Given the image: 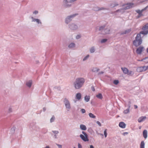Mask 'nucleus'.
Returning a JSON list of instances; mask_svg holds the SVG:
<instances>
[{
    "instance_id": "1",
    "label": "nucleus",
    "mask_w": 148,
    "mask_h": 148,
    "mask_svg": "<svg viewBox=\"0 0 148 148\" xmlns=\"http://www.w3.org/2000/svg\"><path fill=\"white\" fill-rule=\"evenodd\" d=\"M143 31H141L140 34H137L136 39L133 42L134 45L138 46L140 45L142 42L140 34H146L148 33V24L145 25L143 28Z\"/></svg>"
},
{
    "instance_id": "2",
    "label": "nucleus",
    "mask_w": 148,
    "mask_h": 148,
    "mask_svg": "<svg viewBox=\"0 0 148 148\" xmlns=\"http://www.w3.org/2000/svg\"><path fill=\"white\" fill-rule=\"evenodd\" d=\"M85 82V80L83 78H77L74 83V86L76 89H79L82 86Z\"/></svg>"
},
{
    "instance_id": "3",
    "label": "nucleus",
    "mask_w": 148,
    "mask_h": 148,
    "mask_svg": "<svg viewBox=\"0 0 148 148\" xmlns=\"http://www.w3.org/2000/svg\"><path fill=\"white\" fill-rule=\"evenodd\" d=\"M82 133L84 135L80 134V136L81 139L84 141H88L89 140L88 138V135L87 134L84 132H82Z\"/></svg>"
},
{
    "instance_id": "4",
    "label": "nucleus",
    "mask_w": 148,
    "mask_h": 148,
    "mask_svg": "<svg viewBox=\"0 0 148 148\" xmlns=\"http://www.w3.org/2000/svg\"><path fill=\"white\" fill-rule=\"evenodd\" d=\"M148 69V66L139 67L137 68V71L138 72H142Z\"/></svg>"
},
{
    "instance_id": "5",
    "label": "nucleus",
    "mask_w": 148,
    "mask_h": 148,
    "mask_svg": "<svg viewBox=\"0 0 148 148\" xmlns=\"http://www.w3.org/2000/svg\"><path fill=\"white\" fill-rule=\"evenodd\" d=\"M121 69L123 73L125 74H127L128 75H131L132 73V71H129L128 69L126 68H121Z\"/></svg>"
},
{
    "instance_id": "6",
    "label": "nucleus",
    "mask_w": 148,
    "mask_h": 148,
    "mask_svg": "<svg viewBox=\"0 0 148 148\" xmlns=\"http://www.w3.org/2000/svg\"><path fill=\"white\" fill-rule=\"evenodd\" d=\"M64 102L66 108L69 109H70L71 108L70 105L69 101L67 99H65Z\"/></svg>"
},
{
    "instance_id": "7",
    "label": "nucleus",
    "mask_w": 148,
    "mask_h": 148,
    "mask_svg": "<svg viewBox=\"0 0 148 148\" xmlns=\"http://www.w3.org/2000/svg\"><path fill=\"white\" fill-rule=\"evenodd\" d=\"M133 4L132 3H129L124 6L125 7L124 9L125 10L130 9L133 6Z\"/></svg>"
},
{
    "instance_id": "8",
    "label": "nucleus",
    "mask_w": 148,
    "mask_h": 148,
    "mask_svg": "<svg viewBox=\"0 0 148 148\" xmlns=\"http://www.w3.org/2000/svg\"><path fill=\"white\" fill-rule=\"evenodd\" d=\"M76 0H66L64 1V3L66 4V6L68 7L71 5L68 4V3H71L75 1Z\"/></svg>"
},
{
    "instance_id": "9",
    "label": "nucleus",
    "mask_w": 148,
    "mask_h": 148,
    "mask_svg": "<svg viewBox=\"0 0 148 148\" xmlns=\"http://www.w3.org/2000/svg\"><path fill=\"white\" fill-rule=\"evenodd\" d=\"M144 47H140L136 50V52L138 54H140L143 51Z\"/></svg>"
},
{
    "instance_id": "10",
    "label": "nucleus",
    "mask_w": 148,
    "mask_h": 148,
    "mask_svg": "<svg viewBox=\"0 0 148 148\" xmlns=\"http://www.w3.org/2000/svg\"><path fill=\"white\" fill-rule=\"evenodd\" d=\"M76 14H74V15H72L71 16H68L66 18V22L67 23H68V22H69V21H70L71 20V18H72V17H74V16H76Z\"/></svg>"
},
{
    "instance_id": "11",
    "label": "nucleus",
    "mask_w": 148,
    "mask_h": 148,
    "mask_svg": "<svg viewBox=\"0 0 148 148\" xmlns=\"http://www.w3.org/2000/svg\"><path fill=\"white\" fill-rule=\"evenodd\" d=\"M119 126L122 128H124L125 127L126 125L124 122H122L119 123Z\"/></svg>"
},
{
    "instance_id": "12",
    "label": "nucleus",
    "mask_w": 148,
    "mask_h": 148,
    "mask_svg": "<svg viewBox=\"0 0 148 148\" xmlns=\"http://www.w3.org/2000/svg\"><path fill=\"white\" fill-rule=\"evenodd\" d=\"M147 132L146 130H144L143 132V135L145 139L147 137Z\"/></svg>"
},
{
    "instance_id": "13",
    "label": "nucleus",
    "mask_w": 148,
    "mask_h": 148,
    "mask_svg": "<svg viewBox=\"0 0 148 148\" xmlns=\"http://www.w3.org/2000/svg\"><path fill=\"white\" fill-rule=\"evenodd\" d=\"M82 95L80 93H77L76 95V98L78 100L80 99L81 98Z\"/></svg>"
},
{
    "instance_id": "14",
    "label": "nucleus",
    "mask_w": 148,
    "mask_h": 148,
    "mask_svg": "<svg viewBox=\"0 0 148 148\" xmlns=\"http://www.w3.org/2000/svg\"><path fill=\"white\" fill-rule=\"evenodd\" d=\"M146 116H142L140 118H139L138 119V121L140 123L143 120H145L146 119Z\"/></svg>"
},
{
    "instance_id": "15",
    "label": "nucleus",
    "mask_w": 148,
    "mask_h": 148,
    "mask_svg": "<svg viewBox=\"0 0 148 148\" xmlns=\"http://www.w3.org/2000/svg\"><path fill=\"white\" fill-rule=\"evenodd\" d=\"M80 127V128L82 130H86V126L84 125H81Z\"/></svg>"
},
{
    "instance_id": "16",
    "label": "nucleus",
    "mask_w": 148,
    "mask_h": 148,
    "mask_svg": "<svg viewBox=\"0 0 148 148\" xmlns=\"http://www.w3.org/2000/svg\"><path fill=\"white\" fill-rule=\"evenodd\" d=\"M145 10H146V8L145 9L142 10H136V12L139 14V15L140 16L141 15V14L142 12Z\"/></svg>"
},
{
    "instance_id": "17",
    "label": "nucleus",
    "mask_w": 148,
    "mask_h": 148,
    "mask_svg": "<svg viewBox=\"0 0 148 148\" xmlns=\"http://www.w3.org/2000/svg\"><path fill=\"white\" fill-rule=\"evenodd\" d=\"M130 106H129L128 108L125 110L123 111V113L124 114H127L130 112Z\"/></svg>"
},
{
    "instance_id": "18",
    "label": "nucleus",
    "mask_w": 148,
    "mask_h": 148,
    "mask_svg": "<svg viewBox=\"0 0 148 148\" xmlns=\"http://www.w3.org/2000/svg\"><path fill=\"white\" fill-rule=\"evenodd\" d=\"M145 143L143 141H142L141 142L140 144V148H145Z\"/></svg>"
},
{
    "instance_id": "19",
    "label": "nucleus",
    "mask_w": 148,
    "mask_h": 148,
    "mask_svg": "<svg viewBox=\"0 0 148 148\" xmlns=\"http://www.w3.org/2000/svg\"><path fill=\"white\" fill-rule=\"evenodd\" d=\"M32 82L30 80L28 82L26 83V85L29 87H30L32 85Z\"/></svg>"
},
{
    "instance_id": "20",
    "label": "nucleus",
    "mask_w": 148,
    "mask_h": 148,
    "mask_svg": "<svg viewBox=\"0 0 148 148\" xmlns=\"http://www.w3.org/2000/svg\"><path fill=\"white\" fill-rule=\"evenodd\" d=\"M90 97L89 96L86 95L84 97V99L86 102H88L89 101Z\"/></svg>"
},
{
    "instance_id": "21",
    "label": "nucleus",
    "mask_w": 148,
    "mask_h": 148,
    "mask_svg": "<svg viewBox=\"0 0 148 148\" xmlns=\"http://www.w3.org/2000/svg\"><path fill=\"white\" fill-rule=\"evenodd\" d=\"M32 18H33V21H36V22L38 23H41V22L40 21L39 19H38L33 18V17H32Z\"/></svg>"
},
{
    "instance_id": "22",
    "label": "nucleus",
    "mask_w": 148,
    "mask_h": 148,
    "mask_svg": "<svg viewBox=\"0 0 148 148\" xmlns=\"http://www.w3.org/2000/svg\"><path fill=\"white\" fill-rule=\"evenodd\" d=\"M71 29L74 30L77 28V27L76 25H73L70 27Z\"/></svg>"
},
{
    "instance_id": "23",
    "label": "nucleus",
    "mask_w": 148,
    "mask_h": 148,
    "mask_svg": "<svg viewBox=\"0 0 148 148\" xmlns=\"http://www.w3.org/2000/svg\"><path fill=\"white\" fill-rule=\"evenodd\" d=\"M96 97L100 99H102L103 98L102 95L101 93H99L98 95H97Z\"/></svg>"
},
{
    "instance_id": "24",
    "label": "nucleus",
    "mask_w": 148,
    "mask_h": 148,
    "mask_svg": "<svg viewBox=\"0 0 148 148\" xmlns=\"http://www.w3.org/2000/svg\"><path fill=\"white\" fill-rule=\"evenodd\" d=\"M89 115L90 117V118H95L96 117V116L91 113H89Z\"/></svg>"
},
{
    "instance_id": "25",
    "label": "nucleus",
    "mask_w": 148,
    "mask_h": 148,
    "mask_svg": "<svg viewBox=\"0 0 148 148\" xmlns=\"http://www.w3.org/2000/svg\"><path fill=\"white\" fill-rule=\"evenodd\" d=\"M99 70V69L96 67L93 68L92 69V71L94 72H97Z\"/></svg>"
},
{
    "instance_id": "26",
    "label": "nucleus",
    "mask_w": 148,
    "mask_h": 148,
    "mask_svg": "<svg viewBox=\"0 0 148 148\" xmlns=\"http://www.w3.org/2000/svg\"><path fill=\"white\" fill-rule=\"evenodd\" d=\"M75 46V44L72 43L70 44L69 46V47L70 48H72L74 47Z\"/></svg>"
},
{
    "instance_id": "27",
    "label": "nucleus",
    "mask_w": 148,
    "mask_h": 148,
    "mask_svg": "<svg viewBox=\"0 0 148 148\" xmlns=\"http://www.w3.org/2000/svg\"><path fill=\"white\" fill-rule=\"evenodd\" d=\"M148 60V58H146L143 59L141 60H140V61H144V62L147 63L148 62V60Z\"/></svg>"
},
{
    "instance_id": "28",
    "label": "nucleus",
    "mask_w": 148,
    "mask_h": 148,
    "mask_svg": "<svg viewBox=\"0 0 148 148\" xmlns=\"http://www.w3.org/2000/svg\"><path fill=\"white\" fill-rule=\"evenodd\" d=\"M104 136L105 138H106L107 137V129H105L104 132Z\"/></svg>"
},
{
    "instance_id": "29",
    "label": "nucleus",
    "mask_w": 148,
    "mask_h": 148,
    "mask_svg": "<svg viewBox=\"0 0 148 148\" xmlns=\"http://www.w3.org/2000/svg\"><path fill=\"white\" fill-rule=\"evenodd\" d=\"M95 51V49L93 47H92L90 50V51L91 53H92L94 52Z\"/></svg>"
},
{
    "instance_id": "30",
    "label": "nucleus",
    "mask_w": 148,
    "mask_h": 148,
    "mask_svg": "<svg viewBox=\"0 0 148 148\" xmlns=\"http://www.w3.org/2000/svg\"><path fill=\"white\" fill-rule=\"evenodd\" d=\"M119 83V81L118 80H114L113 82V83L116 85H117Z\"/></svg>"
},
{
    "instance_id": "31",
    "label": "nucleus",
    "mask_w": 148,
    "mask_h": 148,
    "mask_svg": "<svg viewBox=\"0 0 148 148\" xmlns=\"http://www.w3.org/2000/svg\"><path fill=\"white\" fill-rule=\"evenodd\" d=\"M107 39H103L101 40V43L105 42H106L107 41Z\"/></svg>"
},
{
    "instance_id": "32",
    "label": "nucleus",
    "mask_w": 148,
    "mask_h": 148,
    "mask_svg": "<svg viewBox=\"0 0 148 148\" xmlns=\"http://www.w3.org/2000/svg\"><path fill=\"white\" fill-rule=\"evenodd\" d=\"M55 117L53 116L50 119V122H53L54 120Z\"/></svg>"
},
{
    "instance_id": "33",
    "label": "nucleus",
    "mask_w": 148,
    "mask_h": 148,
    "mask_svg": "<svg viewBox=\"0 0 148 148\" xmlns=\"http://www.w3.org/2000/svg\"><path fill=\"white\" fill-rule=\"evenodd\" d=\"M89 57V55H88L86 56L83 59V61L87 59V58H88Z\"/></svg>"
},
{
    "instance_id": "34",
    "label": "nucleus",
    "mask_w": 148,
    "mask_h": 148,
    "mask_svg": "<svg viewBox=\"0 0 148 148\" xmlns=\"http://www.w3.org/2000/svg\"><path fill=\"white\" fill-rule=\"evenodd\" d=\"M81 110L82 113H85L86 112V111L84 109H82Z\"/></svg>"
},
{
    "instance_id": "35",
    "label": "nucleus",
    "mask_w": 148,
    "mask_h": 148,
    "mask_svg": "<svg viewBox=\"0 0 148 148\" xmlns=\"http://www.w3.org/2000/svg\"><path fill=\"white\" fill-rule=\"evenodd\" d=\"M104 32H105L106 34H108L109 33L110 30H104Z\"/></svg>"
},
{
    "instance_id": "36",
    "label": "nucleus",
    "mask_w": 148,
    "mask_h": 148,
    "mask_svg": "<svg viewBox=\"0 0 148 148\" xmlns=\"http://www.w3.org/2000/svg\"><path fill=\"white\" fill-rule=\"evenodd\" d=\"M96 123L100 126H101V124L99 121H97Z\"/></svg>"
},
{
    "instance_id": "37",
    "label": "nucleus",
    "mask_w": 148,
    "mask_h": 148,
    "mask_svg": "<svg viewBox=\"0 0 148 148\" xmlns=\"http://www.w3.org/2000/svg\"><path fill=\"white\" fill-rule=\"evenodd\" d=\"M53 132L56 134H57L58 133V131H53Z\"/></svg>"
},
{
    "instance_id": "38",
    "label": "nucleus",
    "mask_w": 148,
    "mask_h": 148,
    "mask_svg": "<svg viewBox=\"0 0 148 148\" xmlns=\"http://www.w3.org/2000/svg\"><path fill=\"white\" fill-rule=\"evenodd\" d=\"M80 37V35H78L76 36V38L78 39Z\"/></svg>"
},
{
    "instance_id": "39",
    "label": "nucleus",
    "mask_w": 148,
    "mask_h": 148,
    "mask_svg": "<svg viewBox=\"0 0 148 148\" xmlns=\"http://www.w3.org/2000/svg\"><path fill=\"white\" fill-rule=\"evenodd\" d=\"M91 89L93 91H95V88L94 87L92 86L91 87Z\"/></svg>"
},
{
    "instance_id": "40",
    "label": "nucleus",
    "mask_w": 148,
    "mask_h": 148,
    "mask_svg": "<svg viewBox=\"0 0 148 148\" xmlns=\"http://www.w3.org/2000/svg\"><path fill=\"white\" fill-rule=\"evenodd\" d=\"M12 111V109L11 108H9V112H11Z\"/></svg>"
},
{
    "instance_id": "41",
    "label": "nucleus",
    "mask_w": 148,
    "mask_h": 148,
    "mask_svg": "<svg viewBox=\"0 0 148 148\" xmlns=\"http://www.w3.org/2000/svg\"><path fill=\"white\" fill-rule=\"evenodd\" d=\"M78 148H82V146L79 143L78 144Z\"/></svg>"
},
{
    "instance_id": "42",
    "label": "nucleus",
    "mask_w": 148,
    "mask_h": 148,
    "mask_svg": "<svg viewBox=\"0 0 148 148\" xmlns=\"http://www.w3.org/2000/svg\"><path fill=\"white\" fill-rule=\"evenodd\" d=\"M104 28V27H102V26L100 27L99 29V30H102V29L103 28Z\"/></svg>"
},
{
    "instance_id": "43",
    "label": "nucleus",
    "mask_w": 148,
    "mask_h": 148,
    "mask_svg": "<svg viewBox=\"0 0 148 148\" xmlns=\"http://www.w3.org/2000/svg\"><path fill=\"white\" fill-rule=\"evenodd\" d=\"M38 11H35L33 13L36 14H37L38 13Z\"/></svg>"
},
{
    "instance_id": "44",
    "label": "nucleus",
    "mask_w": 148,
    "mask_h": 148,
    "mask_svg": "<svg viewBox=\"0 0 148 148\" xmlns=\"http://www.w3.org/2000/svg\"><path fill=\"white\" fill-rule=\"evenodd\" d=\"M59 148H62V146L59 145H57Z\"/></svg>"
},
{
    "instance_id": "45",
    "label": "nucleus",
    "mask_w": 148,
    "mask_h": 148,
    "mask_svg": "<svg viewBox=\"0 0 148 148\" xmlns=\"http://www.w3.org/2000/svg\"><path fill=\"white\" fill-rule=\"evenodd\" d=\"M105 9L104 8H101V9H99L98 10H104Z\"/></svg>"
},
{
    "instance_id": "46",
    "label": "nucleus",
    "mask_w": 148,
    "mask_h": 148,
    "mask_svg": "<svg viewBox=\"0 0 148 148\" xmlns=\"http://www.w3.org/2000/svg\"><path fill=\"white\" fill-rule=\"evenodd\" d=\"M90 148H94L93 145H90Z\"/></svg>"
},
{
    "instance_id": "47",
    "label": "nucleus",
    "mask_w": 148,
    "mask_h": 148,
    "mask_svg": "<svg viewBox=\"0 0 148 148\" xmlns=\"http://www.w3.org/2000/svg\"><path fill=\"white\" fill-rule=\"evenodd\" d=\"M135 108L136 109L137 108V106L136 105H134Z\"/></svg>"
},
{
    "instance_id": "48",
    "label": "nucleus",
    "mask_w": 148,
    "mask_h": 148,
    "mask_svg": "<svg viewBox=\"0 0 148 148\" xmlns=\"http://www.w3.org/2000/svg\"><path fill=\"white\" fill-rule=\"evenodd\" d=\"M45 148H50L48 146H47Z\"/></svg>"
},
{
    "instance_id": "49",
    "label": "nucleus",
    "mask_w": 148,
    "mask_h": 148,
    "mask_svg": "<svg viewBox=\"0 0 148 148\" xmlns=\"http://www.w3.org/2000/svg\"><path fill=\"white\" fill-rule=\"evenodd\" d=\"M147 52L148 53V48L147 49Z\"/></svg>"
},
{
    "instance_id": "50",
    "label": "nucleus",
    "mask_w": 148,
    "mask_h": 148,
    "mask_svg": "<svg viewBox=\"0 0 148 148\" xmlns=\"http://www.w3.org/2000/svg\"><path fill=\"white\" fill-rule=\"evenodd\" d=\"M115 5L114 6H113V7H114V6H116L117 5Z\"/></svg>"
},
{
    "instance_id": "51",
    "label": "nucleus",
    "mask_w": 148,
    "mask_h": 148,
    "mask_svg": "<svg viewBox=\"0 0 148 148\" xmlns=\"http://www.w3.org/2000/svg\"><path fill=\"white\" fill-rule=\"evenodd\" d=\"M126 33H127V31H125V34H126Z\"/></svg>"
},
{
    "instance_id": "52",
    "label": "nucleus",
    "mask_w": 148,
    "mask_h": 148,
    "mask_svg": "<svg viewBox=\"0 0 148 148\" xmlns=\"http://www.w3.org/2000/svg\"><path fill=\"white\" fill-rule=\"evenodd\" d=\"M103 73V72H101V73Z\"/></svg>"
},
{
    "instance_id": "53",
    "label": "nucleus",
    "mask_w": 148,
    "mask_h": 148,
    "mask_svg": "<svg viewBox=\"0 0 148 148\" xmlns=\"http://www.w3.org/2000/svg\"><path fill=\"white\" fill-rule=\"evenodd\" d=\"M55 137H56V136L55 135Z\"/></svg>"
},
{
    "instance_id": "54",
    "label": "nucleus",
    "mask_w": 148,
    "mask_h": 148,
    "mask_svg": "<svg viewBox=\"0 0 148 148\" xmlns=\"http://www.w3.org/2000/svg\"><path fill=\"white\" fill-rule=\"evenodd\" d=\"M74 148H75V147H74Z\"/></svg>"
}]
</instances>
